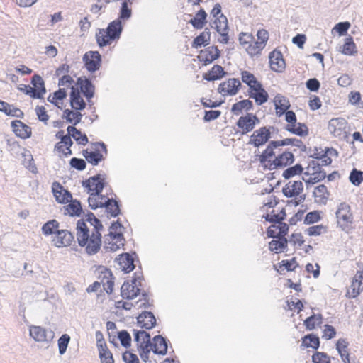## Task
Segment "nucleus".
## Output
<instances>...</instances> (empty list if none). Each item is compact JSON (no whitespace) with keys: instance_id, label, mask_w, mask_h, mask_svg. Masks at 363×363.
I'll return each instance as SVG.
<instances>
[{"instance_id":"52","label":"nucleus","mask_w":363,"mask_h":363,"mask_svg":"<svg viewBox=\"0 0 363 363\" xmlns=\"http://www.w3.org/2000/svg\"><path fill=\"white\" fill-rule=\"evenodd\" d=\"M328 195L327 187L324 184H320L315 187L313 195L315 198H318L319 202L325 203L328 198L325 195Z\"/></svg>"},{"instance_id":"4","label":"nucleus","mask_w":363,"mask_h":363,"mask_svg":"<svg viewBox=\"0 0 363 363\" xmlns=\"http://www.w3.org/2000/svg\"><path fill=\"white\" fill-rule=\"evenodd\" d=\"M328 130L340 140H346L349 136L347 122L343 118H332L328 123Z\"/></svg>"},{"instance_id":"42","label":"nucleus","mask_w":363,"mask_h":363,"mask_svg":"<svg viewBox=\"0 0 363 363\" xmlns=\"http://www.w3.org/2000/svg\"><path fill=\"white\" fill-rule=\"evenodd\" d=\"M277 240H273L269 243V250L275 252L284 251L287 247L288 240L286 238L277 237Z\"/></svg>"},{"instance_id":"41","label":"nucleus","mask_w":363,"mask_h":363,"mask_svg":"<svg viewBox=\"0 0 363 363\" xmlns=\"http://www.w3.org/2000/svg\"><path fill=\"white\" fill-rule=\"evenodd\" d=\"M123 228V226L122 225V224L118 220H117L111 224L109 229L108 235L113 240H117V241L119 242L120 244H121L122 241H124L125 239L123 238V233L121 232H117V230Z\"/></svg>"},{"instance_id":"5","label":"nucleus","mask_w":363,"mask_h":363,"mask_svg":"<svg viewBox=\"0 0 363 363\" xmlns=\"http://www.w3.org/2000/svg\"><path fill=\"white\" fill-rule=\"evenodd\" d=\"M260 123L259 118L252 113H247L245 116H240L236 123L238 130L241 135H245L251 132L256 125Z\"/></svg>"},{"instance_id":"44","label":"nucleus","mask_w":363,"mask_h":363,"mask_svg":"<svg viewBox=\"0 0 363 363\" xmlns=\"http://www.w3.org/2000/svg\"><path fill=\"white\" fill-rule=\"evenodd\" d=\"M83 156L86 158L88 162L93 165H97L103 160V155L99 152V150L89 151L88 150H85L83 151Z\"/></svg>"},{"instance_id":"33","label":"nucleus","mask_w":363,"mask_h":363,"mask_svg":"<svg viewBox=\"0 0 363 363\" xmlns=\"http://www.w3.org/2000/svg\"><path fill=\"white\" fill-rule=\"evenodd\" d=\"M207 13L204 9H201L195 15V16L189 21V23L194 28L201 29L206 24Z\"/></svg>"},{"instance_id":"24","label":"nucleus","mask_w":363,"mask_h":363,"mask_svg":"<svg viewBox=\"0 0 363 363\" xmlns=\"http://www.w3.org/2000/svg\"><path fill=\"white\" fill-rule=\"evenodd\" d=\"M274 104L276 109L277 115L280 117L290 108L289 101L284 96L278 94L274 99Z\"/></svg>"},{"instance_id":"30","label":"nucleus","mask_w":363,"mask_h":363,"mask_svg":"<svg viewBox=\"0 0 363 363\" xmlns=\"http://www.w3.org/2000/svg\"><path fill=\"white\" fill-rule=\"evenodd\" d=\"M117 259L123 271L125 273H128L135 269L134 259L130 254L121 255Z\"/></svg>"},{"instance_id":"43","label":"nucleus","mask_w":363,"mask_h":363,"mask_svg":"<svg viewBox=\"0 0 363 363\" xmlns=\"http://www.w3.org/2000/svg\"><path fill=\"white\" fill-rule=\"evenodd\" d=\"M302 345L317 350L320 346L319 337L313 334H308L302 338Z\"/></svg>"},{"instance_id":"50","label":"nucleus","mask_w":363,"mask_h":363,"mask_svg":"<svg viewBox=\"0 0 363 363\" xmlns=\"http://www.w3.org/2000/svg\"><path fill=\"white\" fill-rule=\"evenodd\" d=\"M59 228V223L56 220H51L45 223L42 227V232L44 235H48L56 233Z\"/></svg>"},{"instance_id":"57","label":"nucleus","mask_w":363,"mask_h":363,"mask_svg":"<svg viewBox=\"0 0 363 363\" xmlns=\"http://www.w3.org/2000/svg\"><path fill=\"white\" fill-rule=\"evenodd\" d=\"M281 144H283V145H293L295 147H298L301 151H305L306 150V146L303 144V143L296 138H286L284 140H281Z\"/></svg>"},{"instance_id":"23","label":"nucleus","mask_w":363,"mask_h":363,"mask_svg":"<svg viewBox=\"0 0 363 363\" xmlns=\"http://www.w3.org/2000/svg\"><path fill=\"white\" fill-rule=\"evenodd\" d=\"M11 127L15 134L22 138L26 139L31 135V128L24 124L21 121H14L11 123Z\"/></svg>"},{"instance_id":"18","label":"nucleus","mask_w":363,"mask_h":363,"mask_svg":"<svg viewBox=\"0 0 363 363\" xmlns=\"http://www.w3.org/2000/svg\"><path fill=\"white\" fill-rule=\"evenodd\" d=\"M52 192L56 201L60 203H67L72 199V194L58 182L53 183Z\"/></svg>"},{"instance_id":"12","label":"nucleus","mask_w":363,"mask_h":363,"mask_svg":"<svg viewBox=\"0 0 363 363\" xmlns=\"http://www.w3.org/2000/svg\"><path fill=\"white\" fill-rule=\"evenodd\" d=\"M294 162V156L291 152H284L270 162L269 169L274 170L277 168H283L291 164Z\"/></svg>"},{"instance_id":"20","label":"nucleus","mask_w":363,"mask_h":363,"mask_svg":"<svg viewBox=\"0 0 363 363\" xmlns=\"http://www.w3.org/2000/svg\"><path fill=\"white\" fill-rule=\"evenodd\" d=\"M303 190V185L301 181L288 182L282 189L283 194L287 198L298 196Z\"/></svg>"},{"instance_id":"15","label":"nucleus","mask_w":363,"mask_h":363,"mask_svg":"<svg viewBox=\"0 0 363 363\" xmlns=\"http://www.w3.org/2000/svg\"><path fill=\"white\" fill-rule=\"evenodd\" d=\"M269 64L271 69L276 72H283L286 67V63L280 51L274 50L270 52Z\"/></svg>"},{"instance_id":"26","label":"nucleus","mask_w":363,"mask_h":363,"mask_svg":"<svg viewBox=\"0 0 363 363\" xmlns=\"http://www.w3.org/2000/svg\"><path fill=\"white\" fill-rule=\"evenodd\" d=\"M350 289L352 294L350 298H356L363 291V272H357L354 277Z\"/></svg>"},{"instance_id":"60","label":"nucleus","mask_w":363,"mask_h":363,"mask_svg":"<svg viewBox=\"0 0 363 363\" xmlns=\"http://www.w3.org/2000/svg\"><path fill=\"white\" fill-rule=\"evenodd\" d=\"M132 14L131 9L128 6V2L124 1L122 3L121 8L120 10L119 18L118 19L127 20L130 18Z\"/></svg>"},{"instance_id":"27","label":"nucleus","mask_w":363,"mask_h":363,"mask_svg":"<svg viewBox=\"0 0 363 363\" xmlns=\"http://www.w3.org/2000/svg\"><path fill=\"white\" fill-rule=\"evenodd\" d=\"M98 349L101 363H114L112 353L108 349L105 341L98 340Z\"/></svg>"},{"instance_id":"48","label":"nucleus","mask_w":363,"mask_h":363,"mask_svg":"<svg viewBox=\"0 0 363 363\" xmlns=\"http://www.w3.org/2000/svg\"><path fill=\"white\" fill-rule=\"evenodd\" d=\"M241 79L242 81L249 86V90L255 86L257 83H260L257 80L253 74L247 71L241 72Z\"/></svg>"},{"instance_id":"55","label":"nucleus","mask_w":363,"mask_h":363,"mask_svg":"<svg viewBox=\"0 0 363 363\" xmlns=\"http://www.w3.org/2000/svg\"><path fill=\"white\" fill-rule=\"evenodd\" d=\"M118 338L123 347L128 348L131 345V336L127 330H121L118 333Z\"/></svg>"},{"instance_id":"45","label":"nucleus","mask_w":363,"mask_h":363,"mask_svg":"<svg viewBox=\"0 0 363 363\" xmlns=\"http://www.w3.org/2000/svg\"><path fill=\"white\" fill-rule=\"evenodd\" d=\"M63 118H65L68 123H73L74 125L80 123L82 114L80 112H74L69 109H65L63 111Z\"/></svg>"},{"instance_id":"13","label":"nucleus","mask_w":363,"mask_h":363,"mask_svg":"<svg viewBox=\"0 0 363 363\" xmlns=\"http://www.w3.org/2000/svg\"><path fill=\"white\" fill-rule=\"evenodd\" d=\"M250 98L255 99L257 105H262L268 101L269 95L262 84L257 83L255 86L248 91Z\"/></svg>"},{"instance_id":"63","label":"nucleus","mask_w":363,"mask_h":363,"mask_svg":"<svg viewBox=\"0 0 363 363\" xmlns=\"http://www.w3.org/2000/svg\"><path fill=\"white\" fill-rule=\"evenodd\" d=\"M69 164L72 167L82 171L86 168V164L83 159L73 157L69 161Z\"/></svg>"},{"instance_id":"62","label":"nucleus","mask_w":363,"mask_h":363,"mask_svg":"<svg viewBox=\"0 0 363 363\" xmlns=\"http://www.w3.org/2000/svg\"><path fill=\"white\" fill-rule=\"evenodd\" d=\"M296 267H298V264L294 257L291 260H282L279 263V269H281L282 267H284L288 272L294 271Z\"/></svg>"},{"instance_id":"10","label":"nucleus","mask_w":363,"mask_h":363,"mask_svg":"<svg viewBox=\"0 0 363 363\" xmlns=\"http://www.w3.org/2000/svg\"><path fill=\"white\" fill-rule=\"evenodd\" d=\"M105 179L101 174L91 177L89 179L82 182V186L88 189V193H94L99 195L105 186Z\"/></svg>"},{"instance_id":"47","label":"nucleus","mask_w":363,"mask_h":363,"mask_svg":"<svg viewBox=\"0 0 363 363\" xmlns=\"http://www.w3.org/2000/svg\"><path fill=\"white\" fill-rule=\"evenodd\" d=\"M344 55H353L357 52L356 45L352 37L347 38L341 51Z\"/></svg>"},{"instance_id":"64","label":"nucleus","mask_w":363,"mask_h":363,"mask_svg":"<svg viewBox=\"0 0 363 363\" xmlns=\"http://www.w3.org/2000/svg\"><path fill=\"white\" fill-rule=\"evenodd\" d=\"M320 220V214L318 211H311L306 214L305 219H304V223L309 225L314 223H316Z\"/></svg>"},{"instance_id":"19","label":"nucleus","mask_w":363,"mask_h":363,"mask_svg":"<svg viewBox=\"0 0 363 363\" xmlns=\"http://www.w3.org/2000/svg\"><path fill=\"white\" fill-rule=\"evenodd\" d=\"M31 84L33 86L32 87L33 93L31 94V98L42 99L43 94L46 92L45 83L42 77L38 74L33 75L31 79Z\"/></svg>"},{"instance_id":"11","label":"nucleus","mask_w":363,"mask_h":363,"mask_svg":"<svg viewBox=\"0 0 363 363\" xmlns=\"http://www.w3.org/2000/svg\"><path fill=\"white\" fill-rule=\"evenodd\" d=\"M213 24L216 31L221 35V39L219 40V42L223 44H227L229 40L227 17L223 14H220L218 18L214 19Z\"/></svg>"},{"instance_id":"22","label":"nucleus","mask_w":363,"mask_h":363,"mask_svg":"<svg viewBox=\"0 0 363 363\" xmlns=\"http://www.w3.org/2000/svg\"><path fill=\"white\" fill-rule=\"evenodd\" d=\"M137 321L141 328L146 330H150L156 325L155 316L150 311H143L137 318Z\"/></svg>"},{"instance_id":"56","label":"nucleus","mask_w":363,"mask_h":363,"mask_svg":"<svg viewBox=\"0 0 363 363\" xmlns=\"http://www.w3.org/2000/svg\"><path fill=\"white\" fill-rule=\"evenodd\" d=\"M274 149L268 145L267 148L262 152V155L259 156V161L261 163L264 164L266 166L269 165L271 160L268 159L274 155Z\"/></svg>"},{"instance_id":"31","label":"nucleus","mask_w":363,"mask_h":363,"mask_svg":"<svg viewBox=\"0 0 363 363\" xmlns=\"http://www.w3.org/2000/svg\"><path fill=\"white\" fill-rule=\"evenodd\" d=\"M0 111L9 116H13L20 118L23 117V112L21 109L16 108L13 105H11L7 102L1 100H0Z\"/></svg>"},{"instance_id":"7","label":"nucleus","mask_w":363,"mask_h":363,"mask_svg":"<svg viewBox=\"0 0 363 363\" xmlns=\"http://www.w3.org/2000/svg\"><path fill=\"white\" fill-rule=\"evenodd\" d=\"M29 335L38 342H49L55 337L53 331L39 325H30L29 327Z\"/></svg>"},{"instance_id":"3","label":"nucleus","mask_w":363,"mask_h":363,"mask_svg":"<svg viewBox=\"0 0 363 363\" xmlns=\"http://www.w3.org/2000/svg\"><path fill=\"white\" fill-rule=\"evenodd\" d=\"M337 225L345 231L351 229V225L353 222V216L351 212L350 206L343 202L340 203L335 212Z\"/></svg>"},{"instance_id":"36","label":"nucleus","mask_w":363,"mask_h":363,"mask_svg":"<svg viewBox=\"0 0 363 363\" xmlns=\"http://www.w3.org/2000/svg\"><path fill=\"white\" fill-rule=\"evenodd\" d=\"M252 101L249 99H245L234 104L231 108V111L233 114L238 116L242 113V110L248 111L252 110Z\"/></svg>"},{"instance_id":"34","label":"nucleus","mask_w":363,"mask_h":363,"mask_svg":"<svg viewBox=\"0 0 363 363\" xmlns=\"http://www.w3.org/2000/svg\"><path fill=\"white\" fill-rule=\"evenodd\" d=\"M211 40V32L208 28H206L200 35L196 37L193 41L192 47L195 48L208 45Z\"/></svg>"},{"instance_id":"37","label":"nucleus","mask_w":363,"mask_h":363,"mask_svg":"<svg viewBox=\"0 0 363 363\" xmlns=\"http://www.w3.org/2000/svg\"><path fill=\"white\" fill-rule=\"evenodd\" d=\"M103 208H105L107 213L111 215V217H116L121 213V209L118 202L114 199H106L104 202Z\"/></svg>"},{"instance_id":"39","label":"nucleus","mask_w":363,"mask_h":363,"mask_svg":"<svg viewBox=\"0 0 363 363\" xmlns=\"http://www.w3.org/2000/svg\"><path fill=\"white\" fill-rule=\"evenodd\" d=\"M96 40L98 45L100 48H103L106 45L111 44L114 40L110 37V35L107 33L105 29H98L96 33Z\"/></svg>"},{"instance_id":"9","label":"nucleus","mask_w":363,"mask_h":363,"mask_svg":"<svg viewBox=\"0 0 363 363\" xmlns=\"http://www.w3.org/2000/svg\"><path fill=\"white\" fill-rule=\"evenodd\" d=\"M238 79L230 78L220 84L218 91L223 96H235L241 86Z\"/></svg>"},{"instance_id":"49","label":"nucleus","mask_w":363,"mask_h":363,"mask_svg":"<svg viewBox=\"0 0 363 363\" xmlns=\"http://www.w3.org/2000/svg\"><path fill=\"white\" fill-rule=\"evenodd\" d=\"M322 315L320 314L313 315L307 318L304 321V325L307 330H313L316 325L322 323Z\"/></svg>"},{"instance_id":"46","label":"nucleus","mask_w":363,"mask_h":363,"mask_svg":"<svg viewBox=\"0 0 363 363\" xmlns=\"http://www.w3.org/2000/svg\"><path fill=\"white\" fill-rule=\"evenodd\" d=\"M303 172V168L301 164H296L293 167H290L285 169L282 174V176L286 179H289L290 178L302 174Z\"/></svg>"},{"instance_id":"32","label":"nucleus","mask_w":363,"mask_h":363,"mask_svg":"<svg viewBox=\"0 0 363 363\" xmlns=\"http://www.w3.org/2000/svg\"><path fill=\"white\" fill-rule=\"evenodd\" d=\"M225 74V72L220 65H216L210 71L203 74V79L208 82H211L220 79Z\"/></svg>"},{"instance_id":"59","label":"nucleus","mask_w":363,"mask_h":363,"mask_svg":"<svg viewBox=\"0 0 363 363\" xmlns=\"http://www.w3.org/2000/svg\"><path fill=\"white\" fill-rule=\"evenodd\" d=\"M313 363H330V357L325 352H315L312 356Z\"/></svg>"},{"instance_id":"51","label":"nucleus","mask_w":363,"mask_h":363,"mask_svg":"<svg viewBox=\"0 0 363 363\" xmlns=\"http://www.w3.org/2000/svg\"><path fill=\"white\" fill-rule=\"evenodd\" d=\"M325 177L326 173L324 170H322L312 173V177H310L308 179L303 177V180L306 182L307 188H308L309 184H314L317 182H319L323 180Z\"/></svg>"},{"instance_id":"54","label":"nucleus","mask_w":363,"mask_h":363,"mask_svg":"<svg viewBox=\"0 0 363 363\" xmlns=\"http://www.w3.org/2000/svg\"><path fill=\"white\" fill-rule=\"evenodd\" d=\"M69 341L70 336L68 334H63L58 339L57 345L60 354L62 355L65 353Z\"/></svg>"},{"instance_id":"6","label":"nucleus","mask_w":363,"mask_h":363,"mask_svg":"<svg viewBox=\"0 0 363 363\" xmlns=\"http://www.w3.org/2000/svg\"><path fill=\"white\" fill-rule=\"evenodd\" d=\"M271 129L274 130L273 126L262 127L253 132L248 141V145H252L255 147H259L264 145L271 138Z\"/></svg>"},{"instance_id":"28","label":"nucleus","mask_w":363,"mask_h":363,"mask_svg":"<svg viewBox=\"0 0 363 363\" xmlns=\"http://www.w3.org/2000/svg\"><path fill=\"white\" fill-rule=\"evenodd\" d=\"M105 30L114 40L119 39L123 31L121 21L116 19L111 21Z\"/></svg>"},{"instance_id":"14","label":"nucleus","mask_w":363,"mask_h":363,"mask_svg":"<svg viewBox=\"0 0 363 363\" xmlns=\"http://www.w3.org/2000/svg\"><path fill=\"white\" fill-rule=\"evenodd\" d=\"M74 237L72 233L66 230H57L52 242L57 247L68 246L74 241Z\"/></svg>"},{"instance_id":"1","label":"nucleus","mask_w":363,"mask_h":363,"mask_svg":"<svg viewBox=\"0 0 363 363\" xmlns=\"http://www.w3.org/2000/svg\"><path fill=\"white\" fill-rule=\"evenodd\" d=\"M86 221L94 227V230L89 235V230L82 219L77 223V239L79 246L86 247V252L89 255L96 254L101 245V235L100 230L103 229V225L95 215L89 212L86 214Z\"/></svg>"},{"instance_id":"8","label":"nucleus","mask_w":363,"mask_h":363,"mask_svg":"<svg viewBox=\"0 0 363 363\" xmlns=\"http://www.w3.org/2000/svg\"><path fill=\"white\" fill-rule=\"evenodd\" d=\"M85 67L89 72H94L99 69L101 62V56L98 51L86 52L83 56Z\"/></svg>"},{"instance_id":"29","label":"nucleus","mask_w":363,"mask_h":363,"mask_svg":"<svg viewBox=\"0 0 363 363\" xmlns=\"http://www.w3.org/2000/svg\"><path fill=\"white\" fill-rule=\"evenodd\" d=\"M70 104L72 108L76 110H82L86 107V103L81 97L79 91L74 86L71 89Z\"/></svg>"},{"instance_id":"35","label":"nucleus","mask_w":363,"mask_h":363,"mask_svg":"<svg viewBox=\"0 0 363 363\" xmlns=\"http://www.w3.org/2000/svg\"><path fill=\"white\" fill-rule=\"evenodd\" d=\"M285 129L300 137H304L308 135V128L305 123H297L296 125H286Z\"/></svg>"},{"instance_id":"25","label":"nucleus","mask_w":363,"mask_h":363,"mask_svg":"<svg viewBox=\"0 0 363 363\" xmlns=\"http://www.w3.org/2000/svg\"><path fill=\"white\" fill-rule=\"evenodd\" d=\"M133 336L138 347H151L150 335L146 331L133 330Z\"/></svg>"},{"instance_id":"2","label":"nucleus","mask_w":363,"mask_h":363,"mask_svg":"<svg viewBox=\"0 0 363 363\" xmlns=\"http://www.w3.org/2000/svg\"><path fill=\"white\" fill-rule=\"evenodd\" d=\"M142 279L143 275L141 272H135L131 283L125 281L122 285L121 289L122 297L126 299L135 298L140 294Z\"/></svg>"},{"instance_id":"21","label":"nucleus","mask_w":363,"mask_h":363,"mask_svg":"<svg viewBox=\"0 0 363 363\" xmlns=\"http://www.w3.org/2000/svg\"><path fill=\"white\" fill-rule=\"evenodd\" d=\"M77 84L80 87V90L83 95L90 102V99L94 95L95 87L91 83V80L86 77H79L77 79Z\"/></svg>"},{"instance_id":"16","label":"nucleus","mask_w":363,"mask_h":363,"mask_svg":"<svg viewBox=\"0 0 363 363\" xmlns=\"http://www.w3.org/2000/svg\"><path fill=\"white\" fill-rule=\"evenodd\" d=\"M220 57V51L216 46H210L200 52L199 60L207 65Z\"/></svg>"},{"instance_id":"17","label":"nucleus","mask_w":363,"mask_h":363,"mask_svg":"<svg viewBox=\"0 0 363 363\" xmlns=\"http://www.w3.org/2000/svg\"><path fill=\"white\" fill-rule=\"evenodd\" d=\"M150 347L155 354L165 355L167 353L168 340L160 335H156L151 341Z\"/></svg>"},{"instance_id":"61","label":"nucleus","mask_w":363,"mask_h":363,"mask_svg":"<svg viewBox=\"0 0 363 363\" xmlns=\"http://www.w3.org/2000/svg\"><path fill=\"white\" fill-rule=\"evenodd\" d=\"M67 96V92L65 89H59L54 92L53 97L50 99V96L48 98V100L57 106V100H63Z\"/></svg>"},{"instance_id":"40","label":"nucleus","mask_w":363,"mask_h":363,"mask_svg":"<svg viewBox=\"0 0 363 363\" xmlns=\"http://www.w3.org/2000/svg\"><path fill=\"white\" fill-rule=\"evenodd\" d=\"M67 130L69 135H72V137L79 145H85L88 143L89 140L87 136L85 134H82V132L74 126H68Z\"/></svg>"},{"instance_id":"53","label":"nucleus","mask_w":363,"mask_h":363,"mask_svg":"<svg viewBox=\"0 0 363 363\" xmlns=\"http://www.w3.org/2000/svg\"><path fill=\"white\" fill-rule=\"evenodd\" d=\"M350 181L354 186H359L363 181V172L353 169L350 174Z\"/></svg>"},{"instance_id":"58","label":"nucleus","mask_w":363,"mask_h":363,"mask_svg":"<svg viewBox=\"0 0 363 363\" xmlns=\"http://www.w3.org/2000/svg\"><path fill=\"white\" fill-rule=\"evenodd\" d=\"M90 196L88 199L89 206L95 210L98 208H103L104 202L99 201V195H94V193H89Z\"/></svg>"},{"instance_id":"38","label":"nucleus","mask_w":363,"mask_h":363,"mask_svg":"<svg viewBox=\"0 0 363 363\" xmlns=\"http://www.w3.org/2000/svg\"><path fill=\"white\" fill-rule=\"evenodd\" d=\"M69 203L67 205L65 208V214H68L70 216H80L82 213V208L80 201L78 200H72L69 201Z\"/></svg>"}]
</instances>
